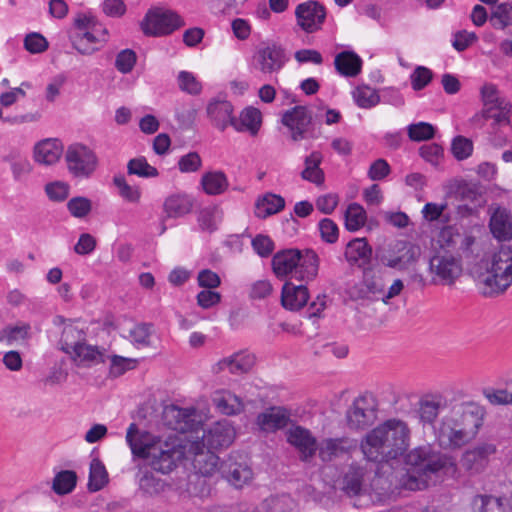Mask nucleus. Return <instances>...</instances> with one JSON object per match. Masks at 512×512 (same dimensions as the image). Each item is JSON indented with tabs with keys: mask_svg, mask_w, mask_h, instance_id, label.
I'll list each match as a JSON object with an SVG mask.
<instances>
[{
	"mask_svg": "<svg viewBox=\"0 0 512 512\" xmlns=\"http://www.w3.org/2000/svg\"><path fill=\"white\" fill-rule=\"evenodd\" d=\"M298 25L307 33L317 31L323 24L326 11L317 1H307L297 6L295 10Z\"/></svg>",
	"mask_w": 512,
	"mask_h": 512,
	"instance_id": "nucleus-14",
	"label": "nucleus"
},
{
	"mask_svg": "<svg viewBox=\"0 0 512 512\" xmlns=\"http://www.w3.org/2000/svg\"><path fill=\"white\" fill-rule=\"evenodd\" d=\"M284 207L285 200L282 196L267 193L257 200L255 204V215L258 218L265 219L270 215L280 212Z\"/></svg>",
	"mask_w": 512,
	"mask_h": 512,
	"instance_id": "nucleus-33",
	"label": "nucleus"
},
{
	"mask_svg": "<svg viewBox=\"0 0 512 512\" xmlns=\"http://www.w3.org/2000/svg\"><path fill=\"white\" fill-rule=\"evenodd\" d=\"M363 285L365 290H361V297H368L369 294L376 295L383 293L384 284L380 278H377L373 274V270L369 267L363 270Z\"/></svg>",
	"mask_w": 512,
	"mask_h": 512,
	"instance_id": "nucleus-51",
	"label": "nucleus"
},
{
	"mask_svg": "<svg viewBox=\"0 0 512 512\" xmlns=\"http://www.w3.org/2000/svg\"><path fill=\"white\" fill-rule=\"evenodd\" d=\"M233 106L226 100H214L207 106V114L213 124L221 131L225 130L228 124L231 125V120L235 119L232 116Z\"/></svg>",
	"mask_w": 512,
	"mask_h": 512,
	"instance_id": "nucleus-28",
	"label": "nucleus"
},
{
	"mask_svg": "<svg viewBox=\"0 0 512 512\" xmlns=\"http://www.w3.org/2000/svg\"><path fill=\"white\" fill-rule=\"evenodd\" d=\"M455 193L462 201L475 204V206H483L486 202L484 196L485 188L476 182H460Z\"/></svg>",
	"mask_w": 512,
	"mask_h": 512,
	"instance_id": "nucleus-31",
	"label": "nucleus"
},
{
	"mask_svg": "<svg viewBox=\"0 0 512 512\" xmlns=\"http://www.w3.org/2000/svg\"><path fill=\"white\" fill-rule=\"evenodd\" d=\"M61 152L62 149L56 141L47 139L35 146L34 158L41 164L52 165L59 160Z\"/></svg>",
	"mask_w": 512,
	"mask_h": 512,
	"instance_id": "nucleus-36",
	"label": "nucleus"
},
{
	"mask_svg": "<svg viewBox=\"0 0 512 512\" xmlns=\"http://www.w3.org/2000/svg\"><path fill=\"white\" fill-rule=\"evenodd\" d=\"M193 201L187 195L175 194L166 198L164 211L169 218H179L191 212Z\"/></svg>",
	"mask_w": 512,
	"mask_h": 512,
	"instance_id": "nucleus-35",
	"label": "nucleus"
},
{
	"mask_svg": "<svg viewBox=\"0 0 512 512\" xmlns=\"http://www.w3.org/2000/svg\"><path fill=\"white\" fill-rule=\"evenodd\" d=\"M393 252L397 255L393 258H387L386 255L380 257V261L387 267L404 270L411 264L417 262L421 255V249L407 241H397L393 247Z\"/></svg>",
	"mask_w": 512,
	"mask_h": 512,
	"instance_id": "nucleus-17",
	"label": "nucleus"
},
{
	"mask_svg": "<svg viewBox=\"0 0 512 512\" xmlns=\"http://www.w3.org/2000/svg\"><path fill=\"white\" fill-rule=\"evenodd\" d=\"M406 473L400 479L401 486L407 490H423L439 471L452 463L450 458L432 445L418 446L404 456Z\"/></svg>",
	"mask_w": 512,
	"mask_h": 512,
	"instance_id": "nucleus-4",
	"label": "nucleus"
},
{
	"mask_svg": "<svg viewBox=\"0 0 512 512\" xmlns=\"http://www.w3.org/2000/svg\"><path fill=\"white\" fill-rule=\"evenodd\" d=\"M410 140L415 142L427 141L434 138L436 130L433 125L427 122L410 124L407 127Z\"/></svg>",
	"mask_w": 512,
	"mask_h": 512,
	"instance_id": "nucleus-50",
	"label": "nucleus"
},
{
	"mask_svg": "<svg viewBox=\"0 0 512 512\" xmlns=\"http://www.w3.org/2000/svg\"><path fill=\"white\" fill-rule=\"evenodd\" d=\"M126 441L134 459L141 458L152 470L167 474L184 457V448L177 439L162 440L147 431L140 430L135 423L130 424Z\"/></svg>",
	"mask_w": 512,
	"mask_h": 512,
	"instance_id": "nucleus-1",
	"label": "nucleus"
},
{
	"mask_svg": "<svg viewBox=\"0 0 512 512\" xmlns=\"http://www.w3.org/2000/svg\"><path fill=\"white\" fill-rule=\"evenodd\" d=\"M319 231L321 238L327 243H334L338 239V226L329 218H324L319 222Z\"/></svg>",
	"mask_w": 512,
	"mask_h": 512,
	"instance_id": "nucleus-64",
	"label": "nucleus"
},
{
	"mask_svg": "<svg viewBox=\"0 0 512 512\" xmlns=\"http://www.w3.org/2000/svg\"><path fill=\"white\" fill-rule=\"evenodd\" d=\"M252 247L260 257H268L274 250V242L267 235L259 234L252 240Z\"/></svg>",
	"mask_w": 512,
	"mask_h": 512,
	"instance_id": "nucleus-63",
	"label": "nucleus"
},
{
	"mask_svg": "<svg viewBox=\"0 0 512 512\" xmlns=\"http://www.w3.org/2000/svg\"><path fill=\"white\" fill-rule=\"evenodd\" d=\"M490 230L495 238L500 241L512 238V215L505 208L498 207L490 218Z\"/></svg>",
	"mask_w": 512,
	"mask_h": 512,
	"instance_id": "nucleus-26",
	"label": "nucleus"
},
{
	"mask_svg": "<svg viewBox=\"0 0 512 512\" xmlns=\"http://www.w3.org/2000/svg\"><path fill=\"white\" fill-rule=\"evenodd\" d=\"M255 66L265 74L280 71L285 65L287 58L283 48L276 44L260 47L254 56Z\"/></svg>",
	"mask_w": 512,
	"mask_h": 512,
	"instance_id": "nucleus-15",
	"label": "nucleus"
},
{
	"mask_svg": "<svg viewBox=\"0 0 512 512\" xmlns=\"http://www.w3.org/2000/svg\"><path fill=\"white\" fill-rule=\"evenodd\" d=\"M308 299L309 292L305 285H295L291 282L283 285L281 303L284 308L291 311L299 310L306 305Z\"/></svg>",
	"mask_w": 512,
	"mask_h": 512,
	"instance_id": "nucleus-22",
	"label": "nucleus"
},
{
	"mask_svg": "<svg viewBox=\"0 0 512 512\" xmlns=\"http://www.w3.org/2000/svg\"><path fill=\"white\" fill-rule=\"evenodd\" d=\"M353 98L359 107L365 109L374 107L380 102L377 91L368 86L357 87L353 91Z\"/></svg>",
	"mask_w": 512,
	"mask_h": 512,
	"instance_id": "nucleus-49",
	"label": "nucleus"
},
{
	"mask_svg": "<svg viewBox=\"0 0 512 512\" xmlns=\"http://www.w3.org/2000/svg\"><path fill=\"white\" fill-rule=\"evenodd\" d=\"M282 124L289 128L291 139L295 142L311 136L312 116L306 106H295L282 116Z\"/></svg>",
	"mask_w": 512,
	"mask_h": 512,
	"instance_id": "nucleus-12",
	"label": "nucleus"
},
{
	"mask_svg": "<svg viewBox=\"0 0 512 512\" xmlns=\"http://www.w3.org/2000/svg\"><path fill=\"white\" fill-rule=\"evenodd\" d=\"M196 449V456L202 458H197L196 462L203 461L205 463V466L200 469L203 475H211L218 471L223 478L236 488H241L252 479V470L248 465L235 461L233 457L220 461V458L214 453L204 454L203 450L199 449L198 444Z\"/></svg>",
	"mask_w": 512,
	"mask_h": 512,
	"instance_id": "nucleus-7",
	"label": "nucleus"
},
{
	"mask_svg": "<svg viewBox=\"0 0 512 512\" xmlns=\"http://www.w3.org/2000/svg\"><path fill=\"white\" fill-rule=\"evenodd\" d=\"M178 82L180 89L189 94L197 95L201 92V84L190 72L181 71L178 75Z\"/></svg>",
	"mask_w": 512,
	"mask_h": 512,
	"instance_id": "nucleus-60",
	"label": "nucleus"
},
{
	"mask_svg": "<svg viewBox=\"0 0 512 512\" xmlns=\"http://www.w3.org/2000/svg\"><path fill=\"white\" fill-rule=\"evenodd\" d=\"M481 96L483 101V108H491V110L496 111L500 119V123H507V114L511 113V104L504 98L498 97V91L496 86L492 84H486L481 89Z\"/></svg>",
	"mask_w": 512,
	"mask_h": 512,
	"instance_id": "nucleus-21",
	"label": "nucleus"
},
{
	"mask_svg": "<svg viewBox=\"0 0 512 512\" xmlns=\"http://www.w3.org/2000/svg\"><path fill=\"white\" fill-rule=\"evenodd\" d=\"M378 403L372 395L357 397L346 411V425L350 430H364L377 419Z\"/></svg>",
	"mask_w": 512,
	"mask_h": 512,
	"instance_id": "nucleus-9",
	"label": "nucleus"
},
{
	"mask_svg": "<svg viewBox=\"0 0 512 512\" xmlns=\"http://www.w3.org/2000/svg\"><path fill=\"white\" fill-rule=\"evenodd\" d=\"M113 183L118 188L119 194L122 198L132 203H137L139 201V189L129 185L123 175H116L113 178Z\"/></svg>",
	"mask_w": 512,
	"mask_h": 512,
	"instance_id": "nucleus-53",
	"label": "nucleus"
},
{
	"mask_svg": "<svg viewBox=\"0 0 512 512\" xmlns=\"http://www.w3.org/2000/svg\"><path fill=\"white\" fill-rule=\"evenodd\" d=\"M447 407V400L440 394L426 395L419 401V418L423 424L432 425L440 410Z\"/></svg>",
	"mask_w": 512,
	"mask_h": 512,
	"instance_id": "nucleus-24",
	"label": "nucleus"
},
{
	"mask_svg": "<svg viewBox=\"0 0 512 512\" xmlns=\"http://www.w3.org/2000/svg\"><path fill=\"white\" fill-rule=\"evenodd\" d=\"M234 437L233 427L227 421H220L203 431L201 444L203 448H207V454H210L213 453L212 450L228 447Z\"/></svg>",
	"mask_w": 512,
	"mask_h": 512,
	"instance_id": "nucleus-16",
	"label": "nucleus"
},
{
	"mask_svg": "<svg viewBox=\"0 0 512 512\" xmlns=\"http://www.w3.org/2000/svg\"><path fill=\"white\" fill-rule=\"evenodd\" d=\"M129 175H137L143 178H153L158 176V170L151 166L145 157L131 159L127 164Z\"/></svg>",
	"mask_w": 512,
	"mask_h": 512,
	"instance_id": "nucleus-47",
	"label": "nucleus"
},
{
	"mask_svg": "<svg viewBox=\"0 0 512 512\" xmlns=\"http://www.w3.org/2000/svg\"><path fill=\"white\" fill-rule=\"evenodd\" d=\"M184 25L183 18L176 12L156 8L146 14L141 27L146 36L159 37L169 35Z\"/></svg>",
	"mask_w": 512,
	"mask_h": 512,
	"instance_id": "nucleus-8",
	"label": "nucleus"
},
{
	"mask_svg": "<svg viewBox=\"0 0 512 512\" xmlns=\"http://www.w3.org/2000/svg\"><path fill=\"white\" fill-rule=\"evenodd\" d=\"M85 341V333L83 330L78 329L72 325H67L62 331L61 337V349L72 355V350L78 345Z\"/></svg>",
	"mask_w": 512,
	"mask_h": 512,
	"instance_id": "nucleus-41",
	"label": "nucleus"
},
{
	"mask_svg": "<svg viewBox=\"0 0 512 512\" xmlns=\"http://www.w3.org/2000/svg\"><path fill=\"white\" fill-rule=\"evenodd\" d=\"M255 364V356L247 352H236L229 357L219 360L212 366V372L218 374L224 370L241 375L248 373Z\"/></svg>",
	"mask_w": 512,
	"mask_h": 512,
	"instance_id": "nucleus-20",
	"label": "nucleus"
},
{
	"mask_svg": "<svg viewBox=\"0 0 512 512\" xmlns=\"http://www.w3.org/2000/svg\"><path fill=\"white\" fill-rule=\"evenodd\" d=\"M357 446V440L349 437L326 438L319 443L318 455L323 462H331L356 450Z\"/></svg>",
	"mask_w": 512,
	"mask_h": 512,
	"instance_id": "nucleus-18",
	"label": "nucleus"
},
{
	"mask_svg": "<svg viewBox=\"0 0 512 512\" xmlns=\"http://www.w3.org/2000/svg\"><path fill=\"white\" fill-rule=\"evenodd\" d=\"M409 440L407 424L398 419H389L367 433L361 442V450L368 461L393 467L407 450Z\"/></svg>",
	"mask_w": 512,
	"mask_h": 512,
	"instance_id": "nucleus-2",
	"label": "nucleus"
},
{
	"mask_svg": "<svg viewBox=\"0 0 512 512\" xmlns=\"http://www.w3.org/2000/svg\"><path fill=\"white\" fill-rule=\"evenodd\" d=\"M485 297H493L505 292L512 284V247L502 244L492 256L490 265L481 275L479 283Z\"/></svg>",
	"mask_w": 512,
	"mask_h": 512,
	"instance_id": "nucleus-6",
	"label": "nucleus"
},
{
	"mask_svg": "<svg viewBox=\"0 0 512 512\" xmlns=\"http://www.w3.org/2000/svg\"><path fill=\"white\" fill-rule=\"evenodd\" d=\"M336 71L345 77H356L362 69V59L353 51H342L335 56Z\"/></svg>",
	"mask_w": 512,
	"mask_h": 512,
	"instance_id": "nucleus-29",
	"label": "nucleus"
},
{
	"mask_svg": "<svg viewBox=\"0 0 512 512\" xmlns=\"http://www.w3.org/2000/svg\"><path fill=\"white\" fill-rule=\"evenodd\" d=\"M217 212L218 208L216 206L204 208L199 212L198 223L202 231L213 233L214 231L217 230Z\"/></svg>",
	"mask_w": 512,
	"mask_h": 512,
	"instance_id": "nucleus-57",
	"label": "nucleus"
},
{
	"mask_svg": "<svg viewBox=\"0 0 512 512\" xmlns=\"http://www.w3.org/2000/svg\"><path fill=\"white\" fill-rule=\"evenodd\" d=\"M213 403L218 410L225 415H234L243 410V403L241 400L231 393L216 394L213 397Z\"/></svg>",
	"mask_w": 512,
	"mask_h": 512,
	"instance_id": "nucleus-40",
	"label": "nucleus"
},
{
	"mask_svg": "<svg viewBox=\"0 0 512 512\" xmlns=\"http://www.w3.org/2000/svg\"><path fill=\"white\" fill-rule=\"evenodd\" d=\"M490 129V142L496 147L505 145L509 140V132L511 131L510 114H507L506 124H502L498 119H495L491 122Z\"/></svg>",
	"mask_w": 512,
	"mask_h": 512,
	"instance_id": "nucleus-46",
	"label": "nucleus"
},
{
	"mask_svg": "<svg viewBox=\"0 0 512 512\" xmlns=\"http://www.w3.org/2000/svg\"><path fill=\"white\" fill-rule=\"evenodd\" d=\"M490 23L496 29H505L512 23V5L510 3H501L497 5L491 16Z\"/></svg>",
	"mask_w": 512,
	"mask_h": 512,
	"instance_id": "nucleus-48",
	"label": "nucleus"
},
{
	"mask_svg": "<svg viewBox=\"0 0 512 512\" xmlns=\"http://www.w3.org/2000/svg\"><path fill=\"white\" fill-rule=\"evenodd\" d=\"M473 508L477 512H505L503 499L491 495H477L473 499Z\"/></svg>",
	"mask_w": 512,
	"mask_h": 512,
	"instance_id": "nucleus-43",
	"label": "nucleus"
},
{
	"mask_svg": "<svg viewBox=\"0 0 512 512\" xmlns=\"http://www.w3.org/2000/svg\"><path fill=\"white\" fill-rule=\"evenodd\" d=\"M473 151V143L470 139L464 136H457L453 139L451 145V152L453 156L461 161L468 158Z\"/></svg>",
	"mask_w": 512,
	"mask_h": 512,
	"instance_id": "nucleus-56",
	"label": "nucleus"
},
{
	"mask_svg": "<svg viewBox=\"0 0 512 512\" xmlns=\"http://www.w3.org/2000/svg\"><path fill=\"white\" fill-rule=\"evenodd\" d=\"M68 171L78 179H88L98 164L96 154L83 144L70 145L65 153Z\"/></svg>",
	"mask_w": 512,
	"mask_h": 512,
	"instance_id": "nucleus-10",
	"label": "nucleus"
},
{
	"mask_svg": "<svg viewBox=\"0 0 512 512\" xmlns=\"http://www.w3.org/2000/svg\"><path fill=\"white\" fill-rule=\"evenodd\" d=\"M433 282L451 286L462 273L460 261L447 252L434 255L429 261Z\"/></svg>",
	"mask_w": 512,
	"mask_h": 512,
	"instance_id": "nucleus-11",
	"label": "nucleus"
},
{
	"mask_svg": "<svg viewBox=\"0 0 512 512\" xmlns=\"http://www.w3.org/2000/svg\"><path fill=\"white\" fill-rule=\"evenodd\" d=\"M287 442L294 446L299 452V458L303 462H309L318 451L319 444L312 433L302 427H291L287 433Z\"/></svg>",
	"mask_w": 512,
	"mask_h": 512,
	"instance_id": "nucleus-13",
	"label": "nucleus"
},
{
	"mask_svg": "<svg viewBox=\"0 0 512 512\" xmlns=\"http://www.w3.org/2000/svg\"><path fill=\"white\" fill-rule=\"evenodd\" d=\"M136 364L137 360L135 359L114 355L111 359L110 374L114 377H118L127 370L134 369Z\"/></svg>",
	"mask_w": 512,
	"mask_h": 512,
	"instance_id": "nucleus-62",
	"label": "nucleus"
},
{
	"mask_svg": "<svg viewBox=\"0 0 512 512\" xmlns=\"http://www.w3.org/2000/svg\"><path fill=\"white\" fill-rule=\"evenodd\" d=\"M137 60L136 53L131 49H125L116 56L115 67L118 71L126 74L132 71Z\"/></svg>",
	"mask_w": 512,
	"mask_h": 512,
	"instance_id": "nucleus-59",
	"label": "nucleus"
},
{
	"mask_svg": "<svg viewBox=\"0 0 512 512\" xmlns=\"http://www.w3.org/2000/svg\"><path fill=\"white\" fill-rule=\"evenodd\" d=\"M45 192L50 200L55 202L64 201L69 195V186L61 181L46 184Z\"/></svg>",
	"mask_w": 512,
	"mask_h": 512,
	"instance_id": "nucleus-61",
	"label": "nucleus"
},
{
	"mask_svg": "<svg viewBox=\"0 0 512 512\" xmlns=\"http://www.w3.org/2000/svg\"><path fill=\"white\" fill-rule=\"evenodd\" d=\"M108 483V473L99 459H93L90 464L88 489L91 492L101 490Z\"/></svg>",
	"mask_w": 512,
	"mask_h": 512,
	"instance_id": "nucleus-39",
	"label": "nucleus"
},
{
	"mask_svg": "<svg viewBox=\"0 0 512 512\" xmlns=\"http://www.w3.org/2000/svg\"><path fill=\"white\" fill-rule=\"evenodd\" d=\"M136 477L139 489L146 495H157L161 493L166 486L165 481L156 477L146 466H139V471Z\"/></svg>",
	"mask_w": 512,
	"mask_h": 512,
	"instance_id": "nucleus-32",
	"label": "nucleus"
},
{
	"mask_svg": "<svg viewBox=\"0 0 512 512\" xmlns=\"http://www.w3.org/2000/svg\"><path fill=\"white\" fill-rule=\"evenodd\" d=\"M74 360H79L80 363L89 365L93 362H103L102 354L97 347L87 345L85 341L78 344L73 350Z\"/></svg>",
	"mask_w": 512,
	"mask_h": 512,
	"instance_id": "nucleus-45",
	"label": "nucleus"
},
{
	"mask_svg": "<svg viewBox=\"0 0 512 512\" xmlns=\"http://www.w3.org/2000/svg\"><path fill=\"white\" fill-rule=\"evenodd\" d=\"M484 410L474 402L455 406L450 416L442 419L437 430L441 445L459 448L473 440L483 424Z\"/></svg>",
	"mask_w": 512,
	"mask_h": 512,
	"instance_id": "nucleus-3",
	"label": "nucleus"
},
{
	"mask_svg": "<svg viewBox=\"0 0 512 512\" xmlns=\"http://www.w3.org/2000/svg\"><path fill=\"white\" fill-rule=\"evenodd\" d=\"M319 257L312 249L289 248L278 251L272 258V270L278 278L289 274L303 282L312 281L318 275Z\"/></svg>",
	"mask_w": 512,
	"mask_h": 512,
	"instance_id": "nucleus-5",
	"label": "nucleus"
},
{
	"mask_svg": "<svg viewBox=\"0 0 512 512\" xmlns=\"http://www.w3.org/2000/svg\"><path fill=\"white\" fill-rule=\"evenodd\" d=\"M293 509V500L288 495L271 496L265 499L259 512H291Z\"/></svg>",
	"mask_w": 512,
	"mask_h": 512,
	"instance_id": "nucleus-42",
	"label": "nucleus"
},
{
	"mask_svg": "<svg viewBox=\"0 0 512 512\" xmlns=\"http://www.w3.org/2000/svg\"><path fill=\"white\" fill-rule=\"evenodd\" d=\"M76 483V472L72 470H62L55 475L52 482V490L57 495H66L74 490Z\"/></svg>",
	"mask_w": 512,
	"mask_h": 512,
	"instance_id": "nucleus-38",
	"label": "nucleus"
},
{
	"mask_svg": "<svg viewBox=\"0 0 512 512\" xmlns=\"http://www.w3.org/2000/svg\"><path fill=\"white\" fill-rule=\"evenodd\" d=\"M67 209L73 217L85 218L92 210V202L83 196L73 197L67 202Z\"/></svg>",
	"mask_w": 512,
	"mask_h": 512,
	"instance_id": "nucleus-52",
	"label": "nucleus"
},
{
	"mask_svg": "<svg viewBox=\"0 0 512 512\" xmlns=\"http://www.w3.org/2000/svg\"><path fill=\"white\" fill-rule=\"evenodd\" d=\"M290 420V413L287 409L272 406L257 415L255 424L261 432L274 433L285 428Z\"/></svg>",
	"mask_w": 512,
	"mask_h": 512,
	"instance_id": "nucleus-19",
	"label": "nucleus"
},
{
	"mask_svg": "<svg viewBox=\"0 0 512 512\" xmlns=\"http://www.w3.org/2000/svg\"><path fill=\"white\" fill-rule=\"evenodd\" d=\"M412 88L420 91L425 88L433 79V73L424 66H417L410 76Z\"/></svg>",
	"mask_w": 512,
	"mask_h": 512,
	"instance_id": "nucleus-58",
	"label": "nucleus"
},
{
	"mask_svg": "<svg viewBox=\"0 0 512 512\" xmlns=\"http://www.w3.org/2000/svg\"><path fill=\"white\" fill-rule=\"evenodd\" d=\"M30 326L24 324L21 326H7L0 330V342L6 341L8 345H11L14 341L19 339H26Z\"/></svg>",
	"mask_w": 512,
	"mask_h": 512,
	"instance_id": "nucleus-55",
	"label": "nucleus"
},
{
	"mask_svg": "<svg viewBox=\"0 0 512 512\" xmlns=\"http://www.w3.org/2000/svg\"><path fill=\"white\" fill-rule=\"evenodd\" d=\"M24 47L32 54H39L48 49L49 43L42 34L31 32L24 38Z\"/></svg>",
	"mask_w": 512,
	"mask_h": 512,
	"instance_id": "nucleus-54",
	"label": "nucleus"
},
{
	"mask_svg": "<svg viewBox=\"0 0 512 512\" xmlns=\"http://www.w3.org/2000/svg\"><path fill=\"white\" fill-rule=\"evenodd\" d=\"M366 221V212L364 208L357 204L352 203L348 206L345 212V226L349 231H357L364 226Z\"/></svg>",
	"mask_w": 512,
	"mask_h": 512,
	"instance_id": "nucleus-44",
	"label": "nucleus"
},
{
	"mask_svg": "<svg viewBox=\"0 0 512 512\" xmlns=\"http://www.w3.org/2000/svg\"><path fill=\"white\" fill-rule=\"evenodd\" d=\"M365 469L350 465L339 482L340 489L349 497L358 496L363 491Z\"/></svg>",
	"mask_w": 512,
	"mask_h": 512,
	"instance_id": "nucleus-27",
	"label": "nucleus"
},
{
	"mask_svg": "<svg viewBox=\"0 0 512 512\" xmlns=\"http://www.w3.org/2000/svg\"><path fill=\"white\" fill-rule=\"evenodd\" d=\"M345 259L351 265L367 268L372 256V248L366 238H355L349 241L345 248Z\"/></svg>",
	"mask_w": 512,
	"mask_h": 512,
	"instance_id": "nucleus-23",
	"label": "nucleus"
},
{
	"mask_svg": "<svg viewBox=\"0 0 512 512\" xmlns=\"http://www.w3.org/2000/svg\"><path fill=\"white\" fill-rule=\"evenodd\" d=\"M262 117L259 109L254 107L245 108L239 119L235 118L231 120V126L239 132L249 131L251 135L255 136L261 126Z\"/></svg>",
	"mask_w": 512,
	"mask_h": 512,
	"instance_id": "nucleus-30",
	"label": "nucleus"
},
{
	"mask_svg": "<svg viewBox=\"0 0 512 512\" xmlns=\"http://www.w3.org/2000/svg\"><path fill=\"white\" fill-rule=\"evenodd\" d=\"M323 156L319 151H313L304 160L305 168L301 172V177L316 185H321L324 182V172L320 168Z\"/></svg>",
	"mask_w": 512,
	"mask_h": 512,
	"instance_id": "nucleus-34",
	"label": "nucleus"
},
{
	"mask_svg": "<svg viewBox=\"0 0 512 512\" xmlns=\"http://www.w3.org/2000/svg\"><path fill=\"white\" fill-rule=\"evenodd\" d=\"M201 185L206 194L220 195L227 190L229 183L222 171H212L203 174Z\"/></svg>",
	"mask_w": 512,
	"mask_h": 512,
	"instance_id": "nucleus-37",
	"label": "nucleus"
},
{
	"mask_svg": "<svg viewBox=\"0 0 512 512\" xmlns=\"http://www.w3.org/2000/svg\"><path fill=\"white\" fill-rule=\"evenodd\" d=\"M194 409H183L171 405L164 410V417L167 424L176 431L186 432L193 428L194 425Z\"/></svg>",
	"mask_w": 512,
	"mask_h": 512,
	"instance_id": "nucleus-25",
	"label": "nucleus"
}]
</instances>
